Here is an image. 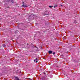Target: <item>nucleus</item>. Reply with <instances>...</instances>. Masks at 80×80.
<instances>
[{
    "mask_svg": "<svg viewBox=\"0 0 80 80\" xmlns=\"http://www.w3.org/2000/svg\"><path fill=\"white\" fill-rule=\"evenodd\" d=\"M36 63H37V62H38V61L36 60Z\"/></svg>",
    "mask_w": 80,
    "mask_h": 80,
    "instance_id": "nucleus-13",
    "label": "nucleus"
},
{
    "mask_svg": "<svg viewBox=\"0 0 80 80\" xmlns=\"http://www.w3.org/2000/svg\"><path fill=\"white\" fill-rule=\"evenodd\" d=\"M49 7L50 8H52V7H53V6H49Z\"/></svg>",
    "mask_w": 80,
    "mask_h": 80,
    "instance_id": "nucleus-8",
    "label": "nucleus"
},
{
    "mask_svg": "<svg viewBox=\"0 0 80 80\" xmlns=\"http://www.w3.org/2000/svg\"><path fill=\"white\" fill-rule=\"evenodd\" d=\"M22 4L23 5L22 6V7H28L27 5H25V2H22Z\"/></svg>",
    "mask_w": 80,
    "mask_h": 80,
    "instance_id": "nucleus-1",
    "label": "nucleus"
},
{
    "mask_svg": "<svg viewBox=\"0 0 80 80\" xmlns=\"http://www.w3.org/2000/svg\"><path fill=\"white\" fill-rule=\"evenodd\" d=\"M61 7H62L63 6V5H61Z\"/></svg>",
    "mask_w": 80,
    "mask_h": 80,
    "instance_id": "nucleus-14",
    "label": "nucleus"
},
{
    "mask_svg": "<svg viewBox=\"0 0 80 80\" xmlns=\"http://www.w3.org/2000/svg\"><path fill=\"white\" fill-rule=\"evenodd\" d=\"M55 52H54L53 53V55H55Z\"/></svg>",
    "mask_w": 80,
    "mask_h": 80,
    "instance_id": "nucleus-9",
    "label": "nucleus"
},
{
    "mask_svg": "<svg viewBox=\"0 0 80 80\" xmlns=\"http://www.w3.org/2000/svg\"><path fill=\"white\" fill-rule=\"evenodd\" d=\"M51 78H52V77H51Z\"/></svg>",
    "mask_w": 80,
    "mask_h": 80,
    "instance_id": "nucleus-16",
    "label": "nucleus"
},
{
    "mask_svg": "<svg viewBox=\"0 0 80 80\" xmlns=\"http://www.w3.org/2000/svg\"><path fill=\"white\" fill-rule=\"evenodd\" d=\"M43 73H44V75H46V73H45V72H43Z\"/></svg>",
    "mask_w": 80,
    "mask_h": 80,
    "instance_id": "nucleus-10",
    "label": "nucleus"
},
{
    "mask_svg": "<svg viewBox=\"0 0 80 80\" xmlns=\"http://www.w3.org/2000/svg\"><path fill=\"white\" fill-rule=\"evenodd\" d=\"M45 13H47L45 14V15H48V12L46 11L45 12Z\"/></svg>",
    "mask_w": 80,
    "mask_h": 80,
    "instance_id": "nucleus-4",
    "label": "nucleus"
},
{
    "mask_svg": "<svg viewBox=\"0 0 80 80\" xmlns=\"http://www.w3.org/2000/svg\"><path fill=\"white\" fill-rule=\"evenodd\" d=\"M52 53H53V52H52V51H48V53H49V54H52Z\"/></svg>",
    "mask_w": 80,
    "mask_h": 80,
    "instance_id": "nucleus-2",
    "label": "nucleus"
},
{
    "mask_svg": "<svg viewBox=\"0 0 80 80\" xmlns=\"http://www.w3.org/2000/svg\"><path fill=\"white\" fill-rule=\"evenodd\" d=\"M2 47H6V45L5 44H2Z\"/></svg>",
    "mask_w": 80,
    "mask_h": 80,
    "instance_id": "nucleus-5",
    "label": "nucleus"
},
{
    "mask_svg": "<svg viewBox=\"0 0 80 80\" xmlns=\"http://www.w3.org/2000/svg\"><path fill=\"white\" fill-rule=\"evenodd\" d=\"M35 60H38V58H36V59H35Z\"/></svg>",
    "mask_w": 80,
    "mask_h": 80,
    "instance_id": "nucleus-11",
    "label": "nucleus"
},
{
    "mask_svg": "<svg viewBox=\"0 0 80 80\" xmlns=\"http://www.w3.org/2000/svg\"><path fill=\"white\" fill-rule=\"evenodd\" d=\"M34 62H36V60L35 59L34 60Z\"/></svg>",
    "mask_w": 80,
    "mask_h": 80,
    "instance_id": "nucleus-12",
    "label": "nucleus"
},
{
    "mask_svg": "<svg viewBox=\"0 0 80 80\" xmlns=\"http://www.w3.org/2000/svg\"><path fill=\"white\" fill-rule=\"evenodd\" d=\"M57 7V4H55V6L54 7V8H55Z\"/></svg>",
    "mask_w": 80,
    "mask_h": 80,
    "instance_id": "nucleus-6",
    "label": "nucleus"
},
{
    "mask_svg": "<svg viewBox=\"0 0 80 80\" xmlns=\"http://www.w3.org/2000/svg\"><path fill=\"white\" fill-rule=\"evenodd\" d=\"M15 79L16 80H20V79L18 78L17 77H15Z\"/></svg>",
    "mask_w": 80,
    "mask_h": 80,
    "instance_id": "nucleus-3",
    "label": "nucleus"
},
{
    "mask_svg": "<svg viewBox=\"0 0 80 80\" xmlns=\"http://www.w3.org/2000/svg\"><path fill=\"white\" fill-rule=\"evenodd\" d=\"M11 3H13V0H11Z\"/></svg>",
    "mask_w": 80,
    "mask_h": 80,
    "instance_id": "nucleus-7",
    "label": "nucleus"
},
{
    "mask_svg": "<svg viewBox=\"0 0 80 80\" xmlns=\"http://www.w3.org/2000/svg\"><path fill=\"white\" fill-rule=\"evenodd\" d=\"M38 49V48L37 47H36Z\"/></svg>",
    "mask_w": 80,
    "mask_h": 80,
    "instance_id": "nucleus-15",
    "label": "nucleus"
}]
</instances>
